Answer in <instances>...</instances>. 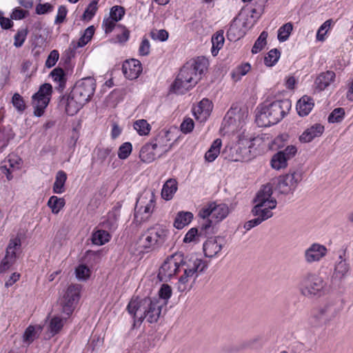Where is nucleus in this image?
<instances>
[{"label": "nucleus", "mask_w": 353, "mask_h": 353, "mask_svg": "<svg viewBox=\"0 0 353 353\" xmlns=\"http://www.w3.org/2000/svg\"><path fill=\"white\" fill-rule=\"evenodd\" d=\"M248 141H245L243 137H239L238 141L233 145L225 147L222 156L230 161H245L252 157L251 150L247 147Z\"/></svg>", "instance_id": "1a4fd4ad"}, {"label": "nucleus", "mask_w": 353, "mask_h": 353, "mask_svg": "<svg viewBox=\"0 0 353 353\" xmlns=\"http://www.w3.org/2000/svg\"><path fill=\"white\" fill-rule=\"evenodd\" d=\"M323 132L324 126L320 123H315L307 128L300 136L299 139L301 142L309 143L314 139L321 136Z\"/></svg>", "instance_id": "bb28decb"}, {"label": "nucleus", "mask_w": 353, "mask_h": 353, "mask_svg": "<svg viewBox=\"0 0 353 353\" xmlns=\"http://www.w3.org/2000/svg\"><path fill=\"white\" fill-rule=\"evenodd\" d=\"M276 206L269 205L254 204L251 210L252 214L254 218L248 221L244 224V228L250 230L252 228L259 225L263 221L272 218L274 216L273 210Z\"/></svg>", "instance_id": "9b49d317"}, {"label": "nucleus", "mask_w": 353, "mask_h": 353, "mask_svg": "<svg viewBox=\"0 0 353 353\" xmlns=\"http://www.w3.org/2000/svg\"><path fill=\"white\" fill-rule=\"evenodd\" d=\"M172 293V291L171 287L168 284H163L159 291V297L158 299L165 301L166 304L167 301L171 297ZM154 299L157 298L155 297Z\"/></svg>", "instance_id": "13d9d810"}, {"label": "nucleus", "mask_w": 353, "mask_h": 353, "mask_svg": "<svg viewBox=\"0 0 353 353\" xmlns=\"http://www.w3.org/2000/svg\"><path fill=\"white\" fill-rule=\"evenodd\" d=\"M301 181V173L297 172L289 173L279 178L277 188L281 193L288 194L294 191Z\"/></svg>", "instance_id": "a211bd4d"}, {"label": "nucleus", "mask_w": 353, "mask_h": 353, "mask_svg": "<svg viewBox=\"0 0 353 353\" xmlns=\"http://www.w3.org/2000/svg\"><path fill=\"white\" fill-rule=\"evenodd\" d=\"M122 68L124 75L130 80L137 79L142 72L141 62L134 59L125 61Z\"/></svg>", "instance_id": "b1692460"}, {"label": "nucleus", "mask_w": 353, "mask_h": 353, "mask_svg": "<svg viewBox=\"0 0 353 353\" xmlns=\"http://www.w3.org/2000/svg\"><path fill=\"white\" fill-rule=\"evenodd\" d=\"M170 134L169 131L163 130L158 134L157 138L152 141L159 155V158L164 156L172 147V144L170 143L171 139Z\"/></svg>", "instance_id": "aec40b11"}, {"label": "nucleus", "mask_w": 353, "mask_h": 353, "mask_svg": "<svg viewBox=\"0 0 353 353\" xmlns=\"http://www.w3.org/2000/svg\"><path fill=\"white\" fill-rule=\"evenodd\" d=\"M336 74L333 71H326L321 73L315 79V88L322 91L330 85L335 80Z\"/></svg>", "instance_id": "cd10ccee"}, {"label": "nucleus", "mask_w": 353, "mask_h": 353, "mask_svg": "<svg viewBox=\"0 0 353 353\" xmlns=\"http://www.w3.org/2000/svg\"><path fill=\"white\" fill-rule=\"evenodd\" d=\"M230 213L228 205L223 203L209 202L203 205L199 211V216L205 219L210 217L211 223H219Z\"/></svg>", "instance_id": "9d476101"}, {"label": "nucleus", "mask_w": 353, "mask_h": 353, "mask_svg": "<svg viewBox=\"0 0 353 353\" xmlns=\"http://www.w3.org/2000/svg\"><path fill=\"white\" fill-rule=\"evenodd\" d=\"M337 310L332 303H326L316 310L310 321L313 326H321L332 320L336 315Z\"/></svg>", "instance_id": "2eb2a0df"}, {"label": "nucleus", "mask_w": 353, "mask_h": 353, "mask_svg": "<svg viewBox=\"0 0 353 353\" xmlns=\"http://www.w3.org/2000/svg\"><path fill=\"white\" fill-rule=\"evenodd\" d=\"M168 32L165 30H154L150 32V37L154 41H165L168 39Z\"/></svg>", "instance_id": "052dcab7"}, {"label": "nucleus", "mask_w": 353, "mask_h": 353, "mask_svg": "<svg viewBox=\"0 0 353 353\" xmlns=\"http://www.w3.org/2000/svg\"><path fill=\"white\" fill-rule=\"evenodd\" d=\"M212 108V103L209 99H203L192 108V113L197 121L204 122L210 117Z\"/></svg>", "instance_id": "4be33fe9"}, {"label": "nucleus", "mask_w": 353, "mask_h": 353, "mask_svg": "<svg viewBox=\"0 0 353 353\" xmlns=\"http://www.w3.org/2000/svg\"><path fill=\"white\" fill-rule=\"evenodd\" d=\"M81 285H70L61 300L62 312L65 316H54L49 321L48 332L50 336L59 333L63 327L68 317L72 313L80 298Z\"/></svg>", "instance_id": "39448f33"}, {"label": "nucleus", "mask_w": 353, "mask_h": 353, "mask_svg": "<svg viewBox=\"0 0 353 353\" xmlns=\"http://www.w3.org/2000/svg\"><path fill=\"white\" fill-rule=\"evenodd\" d=\"M110 239V234L105 230H98L93 232L92 242L97 245H102Z\"/></svg>", "instance_id": "4c0bfd02"}, {"label": "nucleus", "mask_w": 353, "mask_h": 353, "mask_svg": "<svg viewBox=\"0 0 353 353\" xmlns=\"http://www.w3.org/2000/svg\"><path fill=\"white\" fill-rule=\"evenodd\" d=\"M333 21L332 19L325 21L318 29L316 39L319 41H324L327 38V32L331 30Z\"/></svg>", "instance_id": "37998d69"}, {"label": "nucleus", "mask_w": 353, "mask_h": 353, "mask_svg": "<svg viewBox=\"0 0 353 353\" xmlns=\"http://www.w3.org/2000/svg\"><path fill=\"white\" fill-rule=\"evenodd\" d=\"M156 205V196L152 190L143 192L138 199L135 207V219L137 221L148 220L152 214Z\"/></svg>", "instance_id": "6e6552de"}, {"label": "nucleus", "mask_w": 353, "mask_h": 353, "mask_svg": "<svg viewBox=\"0 0 353 353\" xmlns=\"http://www.w3.org/2000/svg\"><path fill=\"white\" fill-rule=\"evenodd\" d=\"M169 230L162 225L148 228L139 238L138 245L142 251L148 252L161 246L168 239Z\"/></svg>", "instance_id": "0eeeda50"}, {"label": "nucleus", "mask_w": 353, "mask_h": 353, "mask_svg": "<svg viewBox=\"0 0 353 353\" xmlns=\"http://www.w3.org/2000/svg\"><path fill=\"white\" fill-rule=\"evenodd\" d=\"M199 240L198 230L195 228L190 229L183 238L185 243H197Z\"/></svg>", "instance_id": "bf43d9fd"}, {"label": "nucleus", "mask_w": 353, "mask_h": 353, "mask_svg": "<svg viewBox=\"0 0 353 353\" xmlns=\"http://www.w3.org/2000/svg\"><path fill=\"white\" fill-rule=\"evenodd\" d=\"M54 6L50 3H39L35 8V12L37 14H45L52 12Z\"/></svg>", "instance_id": "e2e57ef3"}, {"label": "nucleus", "mask_w": 353, "mask_h": 353, "mask_svg": "<svg viewBox=\"0 0 353 353\" xmlns=\"http://www.w3.org/2000/svg\"><path fill=\"white\" fill-rule=\"evenodd\" d=\"M350 271V265L342 256H339L338 261L335 263L332 279L334 281H341L345 279Z\"/></svg>", "instance_id": "a878e982"}, {"label": "nucleus", "mask_w": 353, "mask_h": 353, "mask_svg": "<svg viewBox=\"0 0 353 353\" xmlns=\"http://www.w3.org/2000/svg\"><path fill=\"white\" fill-rule=\"evenodd\" d=\"M50 76L54 82L57 83L60 88H64L65 83V76L63 69L56 68L50 72Z\"/></svg>", "instance_id": "49530a36"}, {"label": "nucleus", "mask_w": 353, "mask_h": 353, "mask_svg": "<svg viewBox=\"0 0 353 353\" xmlns=\"http://www.w3.org/2000/svg\"><path fill=\"white\" fill-rule=\"evenodd\" d=\"M52 88L50 83H44L32 97V104L34 108V114L41 117L48 106L52 95Z\"/></svg>", "instance_id": "f8f14e48"}, {"label": "nucleus", "mask_w": 353, "mask_h": 353, "mask_svg": "<svg viewBox=\"0 0 353 353\" xmlns=\"http://www.w3.org/2000/svg\"><path fill=\"white\" fill-rule=\"evenodd\" d=\"M97 9V1H92L85 9L83 13V18L85 19L90 20L94 16Z\"/></svg>", "instance_id": "680f3d73"}, {"label": "nucleus", "mask_w": 353, "mask_h": 353, "mask_svg": "<svg viewBox=\"0 0 353 353\" xmlns=\"http://www.w3.org/2000/svg\"><path fill=\"white\" fill-rule=\"evenodd\" d=\"M94 30L93 26H90L87 28L77 42H72L71 45L73 46V48L77 49L78 48L85 46L92 38L94 34Z\"/></svg>", "instance_id": "c9c22d12"}, {"label": "nucleus", "mask_w": 353, "mask_h": 353, "mask_svg": "<svg viewBox=\"0 0 353 353\" xmlns=\"http://www.w3.org/2000/svg\"><path fill=\"white\" fill-rule=\"evenodd\" d=\"M211 41L212 45L211 53L214 57H216L225 43L223 31L219 30L214 33L212 37Z\"/></svg>", "instance_id": "f704fd0d"}, {"label": "nucleus", "mask_w": 353, "mask_h": 353, "mask_svg": "<svg viewBox=\"0 0 353 353\" xmlns=\"http://www.w3.org/2000/svg\"><path fill=\"white\" fill-rule=\"evenodd\" d=\"M254 203L265 205L276 206L277 201L276 198L273 196L272 186L269 183L263 185L257 192L254 199Z\"/></svg>", "instance_id": "412c9836"}, {"label": "nucleus", "mask_w": 353, "mask_h": 353, "mask_svg": "<svg viewBox=\"0 0 353 353\" xmlns=\"http://www.w3.org/2000/svg\"><path fill=\"white\" fill-rule=\"evenodd\" d=\"M134 129L140 136H146L149 134L151 130V126L145 119H139L134 123Z\"/></svg>", "instance_id": "79ce46f5"}, {"label": "nucleus", "mask_w": 353, "mask_h": 353, "mask_svg": "<svg viewBox=\"0 0 353 353\" xmlns=\"http://www.w3.org/2000/svg\"><path fill=\"white\" fill-rule=\"evenodd\" d=\"M37 331L41 332V327H34L32 325L28 326L23 334V341L28 344L31 343L36 339L37 332Z\"/></svg>", "instance_id": "de8ad7c7"}, {"label": "nucleus", "mask_w": 353, "mask_h": 353, "mask_svg": "<svg viewBox=\"0 0 353 353\" xmlns=\"http://www.w3.org/2000/svg\"><path fill=\"white\" fill-rule=\"evenodd\" d=\"M117 23V21H114L112 18H110V17L105 18L103 21L102 24L105 32H111L116 26Z\"/></svg>", "instance_id": "338daca9"}, {"label": "nucleus", "mask_w": 353, "mask_h": 353, "mask_svg": "<svg viewBox=\"0 0 353 353\" xmlns=\"http://www.w3.org/2000/svg\"><path fill=\"white\" fill-rule=\"evenodd\" d=\"M85 104L79 98L76 97L72 92L63 95L59 101V106L70 116L76 114Z\"/></svg>", "instance_id": "f3484780"}, {"label": "nucleus", "mask_w": 353, "mask_h": 353, "mask_svg": "<svg viewBox=\"0 0 353 353\" xmlns=\"http://www.w3.org/2000/svg\"><path fill=\"white\" fill-rule=\"evenodd\" d=\"M245 141H248V143L246 144L247 147L252 151V149L259 148L263 149L265 145V141L263 137L257 136L256 137L252 138L248 137L247 136L243 135Z\"/></svg>", "instance_id": "c03bdc74"}, {"label": "nucleus", "mask_w": 353, "mask_h": 353, "mask_svg": "<svg viewBox=\"0 0 353 353\" xmlns=\"http://www.w3.org/2000/svg\"><path fill=\"white\" fill-rule=\"evenodd\" d=\"M293 30V24L291 22L281 26L278 30L277 38L280 42L286 41Z\"/></svg>", "instance_id": "a19ab883"}, {"label": "nucleus", "mask_w": 353, "mask_h": 353, "mask_svg": "<svg viewBox=\"0 0 353 353\" xmlns=\"http://www.w3.org/2000/svg\"><path fill=\"white\" fill-rule=\"evenodd\" d=\"M139 157L143 162L146 163H151L157 158H159V155L152 142L145 144L141 148L139 153Z\"/></svg>", "instance_id": "c756f323"}, {"label": "nucleus", "mask_w": 353, "mask_h": 353, "mask_svg": "<svg viewBox=\"0 0 353 353\" xmlns=\"http://www.w3.org/2000/svg\"><path fill=\"white\" fill-rule=\"evenodd\" d=\"M345 117V110L342 108H335L329 115L328 121L329 123H340L341 122Z\"/></svg>", "instance_id": "603ef678"}, {"label": "nucleus", "mask_w": 353, "mask_h": 353, "mask_svg": "<svg viewBox=\"0 0 353 353\" xmlns=\"http://www.w3.org/2000/svg\"><path fill=\"white\" fill-rule=\"evenodd\" d=\"M291 107V101L288 99L264 103L256 109V123L259 127L274 125L289 112Z\"/></svg>", "instance_id": "20e7f679"}, {"label": "nucleus", "mask_w": 353, "mask_h": 353, "mask_svg": "<svg viewBox=\"0 0 353 353\" xmlns=\"http://www.w3.org/2000/svg\"><path fill=\"white\" fill-rule=\"evenodd\" d=\"M222 141L220 139H215L205 154V159L208 162H213L220 154Z\"/></svg>", "instance_id": "72a5a7b5"}, {"label": "nucleus", "mask_w": 353, "mask_h": 353, "mask_svg": "<svg viewBox=\"0 0 353 353\" xmlns=\"http://www.w3.org/2000/svg\"><path fill=\"white\" fill-rule=\"evenodd\" d=\"M12 103L15 109L19 112H23L26 109L24 100L19 93L14 94L12 99Z\"/></svg>", "instance_id": "6e6d98bb"}, {"label": "nucleus", "mask_w": 353, "mask_h": 353, "mask_svg": "<svg viewBox=\"0 0 353 353\" xmlns=\"http://www.w3.org/2000/svg\"><path fill=\"white\" fill-rule=\"evenodd\" d=\"M299 288L302 295L307 298H319L327 292L325 281L316 273L307 272L302 276Z\"/></svg>", "instance_id": "423d86ee"}, {"label": "nucleus", "mask_w": 353, "mask_h": 353, "mask_svg": "<svg viewBox=\"0 0 353 353\" xmlns=\"http://www.w3.org/2000/svg\"><path fill=\"white\" fill-rule=\"evenodd\" d=\"M247 117L248 112L246 110L232 108L225 116L222 125L228 131H234L241 126Z\"/></svg>", "instance_id": "dca6fc26"}, {"label": "nucleus", "mask_w": 353, "mask_h": 353, "mask_svg": "<svg viewBox=\"0 0 353 353\" xmlns=\"http://www.w3.org/2000/svg\"><path fill=\"white\" fill-rule=\"evenodd\" d=\"M132 151V145L130 142H125L121 144L118 150V157L124 160L126 159Z\"/></svg>", "instance_id": "864d4df0"}, {"label": "nucleus", "mask_w": 353, "mask_h": 353, "mask_svg": "<svg viewBox=\"0 0 353 353\" xmlns=\"http://www.w3.org/2000/svg\"><path fill=\"white\" fill-rule=\"evenodd\" d=\"M67 178V174L64 171L59 170L57 172L55 180L52 185V191L54 194H61L65 192V184Z\"/></svg>", "instance_id": "473e14b6"}, {"label": "nucleus", "mask_w": 353, "mask_h": 353, "mask_svg": "<svg viewBox=\"0 0 353 353\" xmlns=\"http://www.w3.org/2000/svg\"><path fill=\"white\" fill-rule=\"evenodd\" d=\"M125 14V9L119 6H113L110 11L109 17L117 22L121 20Z\"/></svg>", "instance_id": "4d7b16f0"}, {"label": "nucleus", "mask_w": 353, "mask_h": 353, "mask_svg": "<svg viewBox=\"0 0 353 353\" xmlns=\"http://www.w3.org/2000/svg\"><path fill=\"white\" fill-rule=\"evenodd\" d=\"M59 58V52L56 50H53L50 52V54L48 55L46 61V66L48 68H50L53 67L57 62Z\"/></svg>", "instance_id": "69168bd1"}, {"label": "nucleus", "mask_w": 353, "mask_h": 353, "mask_svg": "<svg viewBox=\"0 0 353 353\" xmlns=\"http://www.w3.org/2000/svg\"><path fill=\"white\" fill-rule=\"evenodd\" d=\"M29 14L28 10H23L20 8H15L10 15L12 19L21 20L26 18Z\"/></svg>", "instance_id": "774afa93"}, {"label": "nucleus", "mask_w": 353, "mask_h": 353, "mask_svg": "<svg viewBox=\"0 0 353 353\" xmlns=\"http://www.w3.org/2000/svg\"><path fill=\"white\" fill-rule=\"evenodd\" d=\"M193 219L192 213L190 212H180L177 214L174 225L177 229H182L188 225Z\"/></svg>", "instance_id": "e433bc0d"}, {"label": "nucleus", "mask_w": 353, "mask_h": 353, "mask_svg": "<svg viewBox=\"0 0 353 353\" xmlns=\"http://www.w3.org/2000/svg\"><path fill=\"white\" fill-rule=\"evenodd\" d=\"M121 205L117 203L112 209L108 213L106 220L103 222V225L105 228L109 229H114L117 225V222L120 216V210Z\"/></svg>", "instance_id": "2f4dec72"}, {"label": "nucleus", "mask_w": 353, "mask_h": 353, "mask_svg": "<svg viewBox=\"0 0 353 353\" xmlns=\"http://www.w3.org/2000/svg\"><path fill=\"white\" fill-rule=\"evenodd\" d=\"M178 190V183L174 179H170L163 184L161 190V198L165 201L173 199Z\"/></svg>", "instance_id": "7c9ffc66"}, {"label": "nucleus", "mask_w": 353, "mask_h": 353, "mask_svg": "<svg viewBox=\"0 0 353 353\" xmlns=\"http://www.w3.org/2000/svg\"><path fill=\"white\" fill-rule=\"evenodd\" d=\"M288 160L283 156V153L278 152L274 154L271 159V166L273 169L279 170L288 166Z\"/></svg>", "instance_id": "ea45409f"}, {"label": "nucleus", "mask_w": 353, "mask_h": 353, "mask_svg": "<svg viewBox=\"0 0 353 353\" xmlns=\"http://www.w3.org/2000/svg\"><path fill=\"white\" fill-rule=\"evenodd\" d=\"M96 88L95 80L92 77L84 78L78 81L71 92L84 103H88L94 94Z\"/></svg>", "instance_id": "4468645a"}, {"label": "nucleus", "mask_w": 353, "mask_h": 353, "mask_svg": "<svg viewBox=\"0 0 353 353\" xmlns=\"http://www.w3.org/2000/svg\"><path fill=\"white\" fill-rule=\"evenodd\" d=\"M314 105L313 99L308 96L302 97L296 103V110L299 116L305 117L309 114Z\"/></svg>", "instance_id": "c85d7f7f"}, {"label": "nucleus", "mask_w": 353, "mask_h": 353, "mask_svg": "<svg viewBox=\"0 0 353 353\" xmlns=\"http://www.w3.org/2000/svg\"><path fill=\"white\" fill-rule=\"evenodd\" d=\"M208 268V263L196 254L185 256L174 254L168 257L159 268L158 277L161 281H167L179 275L176 284L180 292L190 291L197 278Z\"/></svg>", "instance_id": "f257e3e1"}, {"label": "nucleus", "mask_w": 353, "mask_h": 353, "mask_svg": "<svg viewBox=\"0 0 353 353\" xmlns=\"http://www.w3.org/2000/svg\"><path fill=\"white\" fill-rule=\"evenodd\" d=\"M76 277L79 281H86L91 275L90 269L85 265L81 264L75 270Z\"/></svg>", "instance_id": "3c124183"}, {"label": "nucleus", "mask_w": 353, "mask_h": 353, "mask_svg": "<svg viewBox=\"0 0 353 353\" xmlns=\"http://www.w3.org/2000/svg\"><path fill=\"white\" fill-rule=\"evenodd\" d=\"M268 37V33L266 31H263L256 41H255L252 48V53L257 54L261 52L267 44V38Z\"/></svg>", "instance_id": "a18cd8bd"}, {"label": "nucleus", "mask_w": 353, "mask_h": 353, "mask_svg": "<svg viewBox=\"0 0 353 353\" xmlns=\"http://www.w3.org/2000/svg\"><path fill=\"white\" fill-rule=\"evenodd\" d=\"M208 65V60L203 57L185 64L172 83V90L176 94H184L192 88L201 79Z\"/></svg>", "instance_id": "f03ea898"}, {"label": "nucleus", "mask_w": 353, "mask_h": 353, "mask_svg": "<svg viewBox=\"0 0 353 353\" xmlns=\"http://www.w3.org/2000/svg\"><path fill=\"white\" fill-rule=\"evenodd\" d=\"M21 159L16 155L8 156L7 160L4 161V164L1 166L0 169L2 172L6 174L7 179L10 180L12 178V173L16 170H19L21 167Z\"/></svg>", "instance_id": "393cba45"}, {"label": "nucleus", "mask_w": 353, "mask_h": 353, "mask_svg": "<svg viewBox=\"0 0 353 353\" xmlns=\"http://www.w3.org/2000/svg\"><path fill=\"white\" fill-rule=\"evenodd\" d=\"M281 53L277 49H272L265 57L264 63L265 65L272 67L274 65L280 58Z\"/></svg>", "instance_id": "8fccbe9b"}, {"label": "nucleus", "mask_w": 353, "mask_h": 353, "mask_svg": "<svg viewBox=\"0 0 353 353\" xmlns=\"http://www.w3.org/2000/svg\"><path fill=\"white\" fill-rule=\"evenodd\" d=\"M223 246V240L220 237L210 238L203 245L204 255L208 258L217 256Z\"/></svg>", "instance_id": "5701e85b"}, {"label": "nucleus", "mask_w": 353, "mask_h": 353, "mask_svg": "<svg viewBox=\"0 0 353 353\" xmlns=\"http://www.w3.org/2000/svg\"><path fill=\"white\" fill-rule=\"evenodd\" d=\"M21 248V241L19 236L10 239L6 248V255L0 263V272H6L16 262Z\"/></svg>", "instance_id": "ddd939ff"}, {"label": "nucleus", "mask_w": 353, "mask_h": 353, "mask_svg": "<svg viewBox=\"0 0 353 353\" xmlns=\"http://www.w3.org/2000/svg\"><path fill=\"white\" fill-rule=\"evenodd\" d=\"M194 127V121L190 118H185L180 125L181 130L184 134L190 133Z\"/></svg>", "instance_id": "0e129e2a"}, {"label": "nucleus", "mask_w": 353, "mask_h": 353, "mask_svg": "<svg viewBox=\"0 0 353 353\" xmlns=\"http://www.w3.org/2000/svg\"><path fill=\"white\" fill-rule=\"evenodd\" d=\"M28 30L26 28H19L14 37V46L16 48H20L24 43Z\"/></svg>", "instance_id": "09e8293b"}, {"label": "nucleus", "mask_w": 353, "mask_h": 353, "mask_svg": "<svg viewBox=\"0 0 353 353\" xmlns=\"http://www.w3.org/2000/svg\"><path fill=\"white\" fill-rule=\"evenodd\" d=\"M327 252V249L325 245L314 243L305 250L303 253L304 260L309 264L319 262L326 256Z\"/></svg>", "instance_id": "6ab92c4d"}, {"label": "nucleus", "mask_w": 353, "mask_h": 353, "mask_svg": "<svg viewBox=\"0 0 353 353\" xmlns=\"http://www.w3.org/2000/svg\"><path fill=\"white\" fill-rule=\"evenodd\" d=\"M251 69L248 63H245L238 66L232 72V77L236 81L239 80L243 76H245Z\"/></svg>", "instance_id": "5fc2aeb1"}, {"label": "nucleus", "mask_w": 353, "mask_h": 353, "mask_svg": "<svg viewBox=\"0 0 353 353\" xmlns=\"http://www.w3.org/2000/svg\"><path fill=\"white\" fill-rule=\"evenodd\" d=\"M164 305L165 301L159 299L137 297L129 302L127 310L133 319L134 325L141 323L144 319L152 323L158 321Z\"/></svg>", "instance_id": "7ed1b4c3"}, {"label": "nucleus", "mask_w": 353, "mask_h": 353, "mask_svg": "<svg viewBox=\"0 0 353 353\" xmlns=\"http://www.w3.org/2000/svg\"><path fill=\"white\" fill-rule=\"evenodd\" d=\"M65 201L63 198H59L57 196H52L47 203L48 206L51 209L53 214H58L65 206Z\"/></svg>", "instance_id": "58836bf2"}]
</instances>
